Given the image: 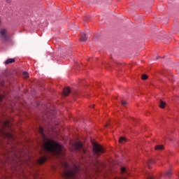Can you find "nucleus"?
<instances>
[{"label":"nucleus","mask_w":179,"mask_h":179,"mask_svg":"<svg viewBox=\"0 0 179 179\" xmlns=\"http://www.w3.org/2000/svg\"><path fill=\"white\" fill-rule=\"evenodd\" d=\"M5 98V96L2 94H0V103L3 100V99Z\"/></svg>","instance_id":"obj_19"},{"label":"nucleus","mask_w":179,"mask_h":179,"mask_svg":"<svg viewBox=\"0 0 179 179\" xmlns=\"http://www.w3.org/2000/svg\"><path fill=\"white\" fill-rule=\"evenodd\" d=\"M0 34L1 37L3 38L5 41H8V36H6V29H3L0 31Z\"/></svg>","instance_id":"obj_5"},{"label":"nucleus","mask_w":179,"mask_h":179,"mask_svg":"<svg viewBox=\"0 0 179 179\" xmlns=\"http://www.w3.org/2000/svg\"><path fill=\"white\" fill-rule=\"evenodd\" d=\"M152 164H155V160L153 159L148 160V162H147V166L148 169H152Z\"/></svg>","instance_id":"obj_8"},{"label":"nucleus","mask_w":179,"mask_h":179,"mask_svg":"<svg viewBox=\"0 0 179 179\" xmlns=\"http://www.w3.org/2000/svg\"><path fill=\"white\" fill-rule=\"evenodd\" d=\"M122 106H125L127 104V101H122Z\"/></svg>","instance_id":"obj_20"},{"label":"nucleus","mask_w":179,"mask_h":179,"mask_svg":"<svg viewBox=\"0 0 179 179\" xmlns=\"http://www.w3.org/2000/svg\"><path fill=\"white\" fill-rule=\"evenodd\" d=\"M141 79L143 80H146V79H148V76L146 74H143L142 76H141Z\"/></svg>","instance_id":"obj_17"},{"label":"nucleus","mask_w":179,"mask_h":179,"mask_svg":"<svg viewBox=\"0 0 179 179\" xmlns=\"http://www.w3.org/2000/svg\"><path fill=\"white\" fill-rule=\"evenodd\" d=\"M83 146V144L81 143V141L76 142L73 143V148L75 150H80Z\"/></svg>","instance_id":"obj_4"},{"label":"nucleus","mask_w":179,"mask_h":179,"mask_svg":"<svg viewBox=\"0 0 179 179\" xmlns=\"http://www.w3.org/2000/svg\"><path fill=\"white\" fill-rule=\"evenodd\" d=\"M13 62H15V59H8L6 62H5V64L8 65L9 64H13Z\"/></svg>","instance_id":"obj_10"},{"label":"nucleus","mask_w":179,"mask_h":179,"mask_svg":"<svg viewBox=\"0 0 179 179\" xmlns=\"http://www.w3.org/2000/svg\"><path fill=\"white\" fill-rule=\"evenodd\" d=\"M71 93V88L69 87H64L63 90V96H68Z\"/></svg>","instance_id":"obj_6"},{"label":"nucleus","mask_w":179,"mask_h":179,"mask_svg":"<svg viewBox=\"0 0 179 179\" xmlns=\"http://www.w3.org/2000/svg\"><path fill=\"white\" fill-rule=\"evenodd\" d=\"M47 162V157H41V158L38 159V162L39 164H43V163H45Z\"/></svg>","instance_id":"obj_7"},{"label":"nucleus","mask_w":179,"mask_h":179,"mask_svg":"<svg viewBox=\"0 0 179 179\" xmlns=\"http://www.w3.org/2000/svg\"><path fill=\"white\" fill-rule=\"evenodd\" d=\"M159 107L161 108H164V107H166V103H164L163 101H160Z\"/></svg>","instance_id":"obj_13"},{"label":"nucleus","mask_w":179,"mask_h":179,"mask_svg":"<svg viewBox=\"0 0 179 179\" xmlns=\"http://www.w3.org/2000/svg\"><path fill=\"white\" fill-rule=\"evenodd\" d=\"M120 143H124V142H127V138L124 137H120L119 139Z\"/></svg>","instance_id":"obj_12"},{"label":"nucleus","mask_w":179,"mask_h":179,"mask_svg":"<svg viewBox=\"0 0 179 179\" xmlns=\"http://www.w3.org/2000/svg\"><path fill=\"white\" fill-rule=\"evenodd\" d=\"M77 173L78 168H76V170H69L67 172H66V176L69 178H75V176H76Z\"/></svg>","instance_id":"obj_3"},{"label":"nucleus","mask_w":179,"mask_h":179,"mask_svg":"<svg viewBox=\"0 0 179 179\" xmlns=\"http://www.w3.org/2000/svg\"><path fill=\"white\" fill-rule=\"evenodd\" d=\"M80 41H86L87 40V37L86 36V34L82 33L80 35Z\"/></svg>","instance_id":"obj_9"},{"label":"nucleus","mask_w":179,"mask_h":179,"mask_svg":"<svg viewBox=\"0 0 179 179\" xmlns=\"http://www.w3.org/2000/svg\"><path fill=\"white\" fill-rule=\"evenodd\" d=\"M164 149V146L159 145L155 146V150H163Z\"/></svg>","instance_id":"obj_11"},{"label":"nucleus","mask_w":179,"mask_h":179,"mask_svg":"<svg viewBox=\"0 0 179 179\" xmlns=\"http://www.w3.org/2000/svg\"><path fill=\"white\" fill-rule=\"evenodd\" d=\"M6 1H7V2H10V0H6Z\"/></svg>","instance_id":"obj_22"},{"label":"nucleus","mask_w":179,"mask_h":179,"mask_svg":"<svg viewBox=\"0 0 179 179\" xmlns=\"http://www.w3.org/2000/svg\"><path fill=\"white\" fill-rule=\"evenodd\" d=\"M173 174V172L171 171H168L166 173L165 176L166 177H170Z\"/></svg>","instance_id":"obj_15"},{"label":"nucleus","mask_w":179,"mask_h":179,"mask_svg":"<svg viewBox=\"0 0 179 179\" xmlns=\"http://www.w3.org/2000/svg\"><path fill=\"white\" fill-rule=\"evenodd\" d=\"M6 125H7V127H9V122H6Z\"/></svg>","instance_id":"obj_21"},{"label":"nucleus","mask_w":179,"mask_h":179,"mask_svg":"<svg viewBox=\"0 0 179 179\" xmlns=\"http://www.w3.org/2000/svg\"><path fill=\"white\" fill-rule=\"evenodd\" d=\"M132 120H133L134 121H135V119H134V118H132Z\"/></svg>","instance_id":"obj_23"},{"label":"nucleus","mask_w":179,"mask_h":179,"mask_svg":"<svg viewBox=\"0 0 179 179\" xmlns=\"http://www.w3.org/2000/svg\"><path fill=\"white\" fill-rule=\"evenodd\" d=\"M43 148L46 152H50L56 156H59L62 152V145L52 139H48L43 145Z\"/></svg>","instance_id":"obj_1"},{"label":"nucleus","mask_w":179,"mask_h":179,"mask_svg":"<svg viewBox=\"0 0 179 179\" xmlns=\"http://www.w3.org/2000/svg\"><path fill=\"white\" fill-rule=\"evenodd\" d=\"M121 173L122 174H124V173H127V169H125V167H122L121 168Z\"/></svg>","instance_id":"obj_16"},{"label":"nucleus","mask_w":179,"mask_h":179,"mask_svg":"<svg viewBox=\"0 0 179 179\" xmlns=\"http://www.w3.org/2000/svg\"><path fill=\"white\" fill-rule=\"evenodd\" d=\"M39 132L41 135H44V129H43V127H39Z\"/></svg>","instance_id":"obj_18"},{"label":"nucleus","mask_w":179,"mask_h":179,"mask_svg":"<svg viewBox=\"0 0 179 179\" xmlns=\"http://www.w3.org/2000/svg\"><path fill=\"white\" fill-rule=\"evenodd\" d=\"M93 150L96 155H99V153H104V148H103V147L99 144H95L94 145Z\"/></svg>","instance_id":"obj_2"},{"label":"nucleus","mask_w":179,"mask_h":179,"mask_svg":"<svg viewBox=\"0 0 179 179\" xmlns=\"http://www.w3.org/2000/svg\"><path fill=\"white\" fill-rule=\"evenodd\" d=\"M22 76L24 78V79H27V78H29V73L26 71H24L22 73Z\"/></svg>","instance_id":"obj_14"},{"label":"nucleus","mask_w":179,"mask_h":179,"mask_svg":"<svg viewBox=\"0 0 179 179\" xmlns=\"http://www.w3.org/2000/svg\"><path fill=\"white\" fill-rule=\"evenodd\" d=\"M0 23H1V20H0Z\"/></svg>","instance_id":"obj_24"}]
</instances>
